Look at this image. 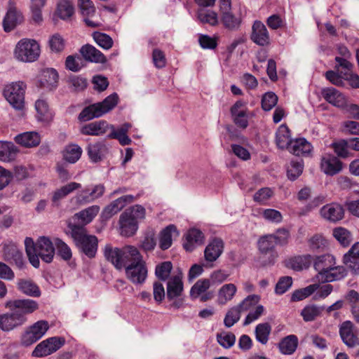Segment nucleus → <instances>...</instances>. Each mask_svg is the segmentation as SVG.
<instances>
[{"instance_id": "f257e3e1", "label": "nucleus", "mask_w": 359, "mask_h": 359, "mask_svg": "<svg viewBox=\"0 0 359 359\" xmlns=\"http://www.w3.org/2000/svg\"><path fill=\"white\" fill-rule=\"evenodd\" d=\"M25 245L29 262L34 267L39 266V257L47 263L52 262L55 255V248L48 237L41 236L36 243L32 238L27 237L25 240Z\"/></svg>"}, {"instance_id": "f03ea898", "label": "nucleus", "mask_w": 359, "mask_h": 359, "mask_svg": "<svg viewBox=\"0 0 359 359\" xmlns=\"http://www.w3.org/2000/svg\"><path fill=\"white\" fill-rule=\"evenodd\" d=\"M69 227L71 230V236L79 250L89 258L94 257L98 245L97 237L88 234L83 226L69 225Z\"/></svg>"}, {"instance_id": "7ed1b4c3", "label": "nucleus", "mask_w": 359, "mask_h": 359, "mask_svg": "<svg viewBox=\"0 0 359 359\" xmlns=\"http://www.w3.org/2000/svg\"><path fill=\"white\" fill-rule=\"evenodd\" d=\"M118 96L114 93L107 96L102 102H97L85 107L79 115L81 121H87L98 118L109 112L118 104Z\"/></svg>"}, {"instance_id": "20e7f679", "label": "nucleus", "mask_w": 359, "mask_h": 359, "mask_svg": "<svg viewBox=\"0 0 359 359\" xmlns=\"http://www.w3.org/2000/svg\"><path fill=\"white\" fill-rule=\"evenodd\" d=\"M14 57L23 62H32L40 55V46L36 41L32 39H22L15 45Z\"/></svg>"}, {"instance_id": "39448f33", "label": "nucleus", "mask_w": 359, "mask_h": 359, "mask_svg": "<svg viewBox=\"0 0 359 359\" xmlns=\"http://www.w3.org/2000/svg\"><path fill=\"white\" fill-rule=\"evenodd\" d=\"M26 88V84L22 81L11 82L4 88V98L16 110H22L25 107Z\"/></svg>"}, {"instance_id": "423d86ee", "label": "nucleus", "mask_w": 359, "mask_h": 359, "mask_svg": "<svg viewBox=\"0 0 359 359\" xmlns=\"http://www.w3.org/2000/svg\"><path fill=\"white\" fill-rule=\"evenodd\" d=\"M49 329L48 323L46 320H39L28 327L21 337V344L29 346L41 339Z\"/></svg>"}, {"instance_id": "0eeeda50", "label": "nucleus", "mask_w": 359, "mask_h": 359, "mask_svg": "<svg viewBox=\"0 0 359 359\" xmlns=\"http://www.w3.org/2000/svg\"><path fill=\"white\" fill-rule=\"evenodd\" d=\"M65 340L62 337H53L45 339L36 345L32 352L34 357H44L57 351L64 344Z\"/></svg>"}, {"instance_id": "6e6552de", "label": "nucleus", "mask_w": 359, "mask_h": 359, "mask_svg": "<svg viewBox=\"0 0 359 359\" xmlns=\"http://www.w3.org/2000/svg\"><path fill=\"white\" fill-rule=\"evenodd\" d=\"M125 270L126 277L134 284H142L147 278V269L143 258L128 264Z\"/></svg>"}, {"instance_id": "1a4fd4ad", "label": "nucleus", "mask_w": 359, "mask_h": 359, "mask_svg": "<svg viewBox=\"0 0 359 359\" xmlns=\"http://www.w3.org/2000/svg\"><path fill=\"white\" fill-rule=\"evenodd\" d=\"M6 307L26 318V315L32 313L39 309V304L33 299H22L7 302Z\"/></svg>"}, {"instance_id": "9d476101", "label": "nucleus", "mask_w": 359, "mask_h": 359, "mask_svg": "<svg viewBox=\"0 0 359 359\" xmlns=\"http://www.w3.org/2000/svg\"><path fill=\"white\" fill-rule=\"evenodd\" d=\"M233 123L240 128L245 129L248 126L249 111L246 103L238 100L231 108Z\"/></svg>"}, {"instance_id": "9b49d317", "label": "nucleus", "mask_w": 359, "mask_h": 359, "mask_svg": "<svg viewBox=\"0 0 359 359\" xmlns=\"http://www.w3.org/2000/svg\"><path fill=\"white\" fill-rule=\"evenodd\" d=\"M339 334L343 342L348 347L359 345V329L354 330L353 324L349 320L344 322L339 327Z\"/></svg>"}, {"instance_id": "f8f14e48", "label": "nucleus", "mask_w": 359, "mask_h": 359, "mask_svg": "<svg viewBox=\"0 0 359 359\" xmlns=\"http://www.w3.org/2000/svg\"><path fill=\"white\" fill-rule=\"evenodd\" d=\"M320 216L332 223L341 220L344 217V209L336 203H332L323 206L320 210Z\"/></svg>"}, {"instance_id": "ddd939ff", "label": "nucleus", "mask_w": 359, "mask_h": 359, "mask_svg": "<svg viewBox=\"0 0 359 359\" xmlns=\"http://www.w3.org/2000/svg\"><path fill=\"white\" fill-rule=\"evenodd\" d=\"M251 40L258 46H266L271 43L266 26L261 21H255L252 27Z\"/></svg>"}, {"instance_id": "4468645a", "label": "nucleus", "mask_w": 359, "mask_h": 359, "mask_svg": "<svg viewBox=\"0 0 359 359\" xmlns=\"http://www.w3.org/2000/svg\"><path fill=\"white\" fill-rule=\"evenodd\" d=\"M343 168L342 162L330 154H325L320 161L321 170L327 175H334L339 173Z\"/></svg>"}, {"instance_id": "2eb2a0df", "label": "nucleus", "mask_w": 359, "mask_h": 359, "mask_svg": "<svg viewBox=\"0 0 359 359\" xmlns=\"http://www.w3.org/2000/svg\"><path fill=\"white\" fill-rule=\"evenodd\" d=\"M312 262H313L314 269L318 271L316 278L319 281L330 269L336 265L335 258L330 254L317 256Z\"/></svg>"}, {"instance_id": "dca6fc26", "label": "nucleus", "mask_w": 359, "mask_h": 359, "mask_svg": "<svg viewBox=\"0 0 359 359\" xmlns=\"http://www.w3.org/2000/svg\"><path fill=\"white\" fill-rule=\"evenodd\" d=\"M27 321V318H23L20 314L15 311L11 313L0 315V329L4 331H10L15 327L22 325Z\"/></svg>"}, {"instance_id": "f3484780", "label": "nucleus", "mask_w": 359, "mask_h": 359, "mask_svg": "<svg viewBox=\"0 0 359 359\" xmlns=\"http://www.w3.org/2000/svg\"><path fill=\"white\" fill-rule=\"evenodd\" d=\"M86 149L90 160L93 163L101 161L109 151L107 145L102 141L89 144Z\"/></svg>"}, {"instance_id": "a211bd4d", "label": "nucleus", "mask_w": 359, "mask_h": 359, "mask_svg": "<svg viewBox=\"0 0 359 359\" xmlns=\"http://www.w3.org/2000/svg\"><path fill=\"white\" fill-rule=\"evenodd\" d=\"M343 263L354 273H359V242L354 243L344 255Z\"/></svg>"}, {"instance_id": "6ab92c4d", "label": "nucleus", "mask_w": 359, "mask_h": 359, "mask_svg": "<svg viewBox=\"0 0 359 359\" xmlns=\"http://www.w3.org/2000/svg\"><path fill=\"white\" fill-rule=\"evenodd\" d=\"M224 243L219 238L213 239L205 248L204 257L206 262H215L222 254Z\"/></svg>"}, {"instance_id": "aec40b11", "label": "nucleus", "mask_w": 359, "mask_h": 359, "mask_svg": "<svg viewBox=\"0 0 359 359\" xmlns=\"http://www.w3.org/2000/svg\"><path fill=\"white\" fill-rule=\"evenodd\" d=\"M321 94L323 98L331 104L339 108L345 107L346 99L338 90L334 88H326L322 90Z\"/></svg>"}, {"instance_id": "412c9836", "label": "nucleus", "mask_w": 359, "mask_h": 359, "mask_svg": "<svg viewBox=\"0 0 359 359\" xmlns=\"http://www.w3.org/2000/svg\"><path fill=\"white\" fill-rule=\"evenodd\" d=\"M15 142L25 148L36 147L41 142L40 135L34 131L25 132L14 137Z\"/></svg>"}, {"instance_id": "4be33fe9", "label": "nucleus", "mask_w": 359, "mask_h": 359, "mask_svg": "<svg viewBox=\"0 0 359 359\" xmlns=\"http://www.w3.org/2000/svg\"><path fill=\"white\" fill-rule=\"evenodd\" d=\"M39 83L41 87L53 90L56 88L58 83L57 72L52 68L43 69L39 75Z\"/></svg>"}, {"instance_id": "5701e85b", "label": "nucleus", "mask_w": 359, "mask_h": 359, "mask_svg": "<svg viewBox=\"0 0 359 359\" xmlns=\"http://www.w3.org/2000/svg\"><path fill=\"white\" fill-rule=\"evenodd\" d=\"M257 245L259 251L262 254H269L273 260L278 257V255L276 251V246L277 245L271 234H267L260 237L258 240Z\"/></svg>"}, {"instance_id": "b1692460", "label": "nucleus", "mask_w": 359, "mask_h": 359, "mask_svg": "<svg viewBox=\"0 0 359 359\" xmlns=\"http://www.w3.org/2000/svg\"><path fill=\"white\" fill-rule=\"evenodd\" d=\"M81 187L80 183L71 182L57 189L53 192L51 201L54 205L58 206L61 200L65 198L69 194Z\"/></svg>"}, {"instance_id": "393cba45", "label": "nucleus", "mask_w": 359, "mask_h": 359, "mask_svg": "<svg viewBox=\"0 0 359 359\" xmlns=\"http://www.w3.org/2000/svg\"><path fill=\"white\" fill-rule=\"evenodd\" d=\"M80 53L88 62L102 64L107 62L105 56L95 47L90 44L83 46L80 49Z\"/></svg>"}, {"instance_id": "a878e982", "label": "nucleus", "mask_w": 359, "mask_h": 359, "mask_svg": "<svg viewBox=\"0 0 359 359\" xmlns=\"http://www.w3.org/2000/svg\"><path fill=\"white\" fill-rule=\"evenodd\" d=\"M18 153V148L13 142L0 141V162L11 163L13 161Z\"/></svg>"}, {"instance_id": "bb28decb", "label": "nucleus", "mask_w": 359, "mask_h": 359, "mask_svg": "<svg viewBox=\"0 0 359 359\" xmlns=\"http://www.w3.org/2000/svg\"><path fill=\"white\" fill-rule=\"evenodd\" d=\"M121 233L126 236L133 235L137 229V222L128 212H123L119 219Z\"/></svg>"}, {"instance_id": "cd10ccee", "label": "nucleus", "mask_w": 359, "mask_h": 359, "mask_svg": "<svg viewBox=\"0 0 359 359\" xmlns=\"http://www.w3.org/2000/svg\"><path fill=\"white\" fill-rule=\"evenodd\" d=\"M142 258L139 250L134 246L126 245L121 248V269L126 268L128 264H133Z\"/></svg>"}, {"instance_id": "c85d7f7f", "label": "nucleus", "mask_w": 359, "mask_h": 359, "mask_svg": "<svg viewBox=\"0 0 359 359\" xmlns=\"http://www.w3.org/2000/svg\"><path fill=\"white\" fill-rule=\"evenodd\" d=\"M183 292V283L180 276H172L167 283V298L170 300L180 297Z\"/></svg>"}, {"instance_id": "c756f323", "label": "nucleus", "mask_w": 359, "mask_h": 359, "mask_svg": "<svg viewBox=\"0 0 359 359\" xmlns=\"http://www.w3.org/2000/svg\"><path fill=\"white\" fill-rule=\"evenodd\" d=\"M108 123L105 121H97L83 126L81 132L86 135H101L104 134L109 129Z\"/></svg>"}, {"instance_id": "7c9ffc66", "label": "nucleus", "mask_w": 359, "mask_h": 359, "mask_svg": "<svg viewBox=\"0 0 359 359\" xmlns=\"http://www.w3.org/2000/svg\"><path fill=\"white\" fill-rule=\"evenodd\" d=\"M131 125L127 123L123 124L117 129H115L113 125H109V129H111V131L108 137L109 138L118 140L121 145H128L130 144L131 140L127 135V133Z\"/></svg>"}, {"instance_id": "2f4dec72", "label": "nucleus", "mask_w": 359, "mask_h": 359, "mask_svg": "<svg viewBox=\"0 0 359 359\" xmlns=\"http://www.w3.org/2000/svg\"><path fill=\"white\" fill-rule=\"evenodd\" d=\"M204 236L203 233L196 229H191L186 236V243H184V248L187 251L191 252L197 246L203 243Z\"/></svg>"}, {"instance_id": "473e14b6", "label": "nucleus", "mask_w": 359, "mask_h": 359, "mask_svg": "<svg viewBox=\"0 0 359 359\" xmlns=\"http://www.w3.org/2000/svg\"><path fill=\"white\" fill-rule=\"evenodd\" d=\"M237 291V287L233 283L223 285L217 292V304L224 305L233 299Z\"/></svg>"}, {"instance_id": "72a5a7b5", "label": "nucleus", "mask_w": 359, "mask_h": 359, "mask_svg": "<svg viewBox=\"0 0 359 359\" xmlns=\"http://www.w3.org/2000/svg\"><path fill=\"white\" fill-rule=\"evenodd\" d=\"M221 22L223 26L230 30H238L242 23V17L241 15H234L231 11L221 13Z\"/></svg>"}, {"instance_id": "f704fd0d", "label": "nucleus", "mask_w": 359, "mask_h": 359, "mask_svg": "<svg viewBox=\"0 0 359 359\" xmlns=\"http://www.w3.org/2000/svg\"><path fill=\"white\" fill-rule=\"evenodd\" d=\"M288 150L295 156L306 155L311 151L312 146L304 138H299L290 142Z\"/></svg>"}, {"instance_id": "c9c22d12", "label": "nucleus", "mask_w": 359, "mask_h": 359, "mask_svg": "<svg viewBox=\"0 0 359 359\" xmlns=\"http://www.w3.org/2000/svg\"><path fill=\"white\" fill-rule=\"evenodd\" d=\"M36 118L39 121L48 123L53 119V114L45 100L39 99L35 102Z\"/></svg>"}, {"instance_id": "e433bc0d", "label": "nucleus", "mask_w": 359, "mask_h": 359, "mask_svg": "<svg viewBox=\"0 0 359 359\" xmlns=\"http://www.w3.org/2000/svg\"><path fill=\"white\" fill-rule=\"evenodd\" d=\"M18 289L23 294L33 297L41 296L39 286L31 280L20 279L17 283Z\"/></svg>"}, {"instance_id": "4c0bfd02", "label": "nucleus", "mask_w": 359, "mask_h": 359, "mask_svg": "<svg viewBox=\"0 0 359 359\" xmlns=\"http://www.w3.org/2000/svg\"><path fill=\"white\" fill-rule=\"evenodd\" d=\"M178 232L174 225H169L162 230L160 234L159 246L162 250L168 249L172 242V237L177 236Z\"/></svg>"}, {"instance_id": "58836bf2", "label": "nucleus", "mask_w": 359, "mask_h": 359, "mask_svg": "<svg viewBox=\"0 0 359 359\" xmlns=\"http://www.w3.org/2000/svg\"><path fill=\"white\" fill-rule=\"evenodd\" d=\"M292 142L290 139V130L285 124L281 125L278 128L276 133V143L278 148L288 149L290 142Z\"/></svg>"}, {"instance_id": "ea45409f", "label": "nucleus", "mask_w": 359, "mask_h": 359, "mask_svg": "<svg viewBox=\"0 0 359 359\" xmlns=\"http://www.w3.org/2000/svg\"><path fill=\"white\" fill-rule=\"evenodd\" d=\"M4 257L6 261L14 262L18 266L22 264V254L14 244L4 246Z\"/></svg>"}, {"instance_id": "a19ab883", "label": "nucleus", "mask_w": 359, "mask_h": 359, "mask_svg": "<svg viewBox=\"0 0 359 359\" xmlns=\"http://www.w3.org/2000/svg\"><path fill=\"white\" fill-rule=\"evenodd\" d=\"M22 20V17L20 13L15 9H10L4 19L3 26L4 30L7 32H11Z\"/></svg>"}, {"instance_id": "79ce46f5", "label": "nucleus", "mask_w": 359, "mask_h": 359, "mask_svg": "<svg viewBox=\"0 0 359 359\" xmlns=\"http://www.w3.org/2000/svg\"><path fill=\"white\" fill-rule=\"evenodd\" d=\"M347 275L346 269L342 266H336L335 265L330 269L325 276L320 280L323 283L333 282L339 280L346 277Z\"/></svg>"}, {"instance_id": "37998d69", "label": "nucleus", "mask_w": 359, "mask_h": 359, "mask_svg": "<svg viewBox=\"0 0 359 359\" xmlns=\"http://www.w3.org/2000/svg\"><path fill=\"white\" fill-rule=\"evenodd\" d=\"M313 262L310 255L297 256L288 260L287 266L295 270L301 271L307 269Z\"/></svg>"}, {"instance_id": "c03bdc74", "label": "nucleus", "mask_w": 359, "mask_h": 359, "mask_svg": "<svg viewBox=\"0 0 359 359\" xmlns=\"http://www.w3.org/2000/svg\"><path fill=\"white\" fill-rule=\"evenodd\" d=\"M121 248H113L111 245H106L104 247V257L117 269H121Z\"/></svg>"}, {"instance_id": "a18cd8bd", "label": "nucleus", "mask_w": 359, "mask_h": 359, "mask_svg": "<svg viewBox=\"0 0 359 359\" xmlns=\"http://www.w3.org/2000/svg\"><path fill=\"white\" fill-rule=\"evenodd\" d=\"M82 149L76 144H70L65 147L63 151L64 159L70 163H74L81 158Z\"/></svg>"}, {"instance_id": "49530a36", "label": "nucleus", "mask_w": 359, "mask_h": 359, "mask_svg": "<svg viewBox=\"0 0 359 359\" xmlns=\"http://www.w3.org/2000/svg\"><path fill=\"white\" fill-rule=\"evenodd\" d=\"M324 309V306L314 304L308 305L302 310L301 316L306 322L313 321L316 318L321 316Z\"/></svg>"}, {"instance_id": "de8ad7c7", "label": "nucleus", "mask_w": 359, "mask_h": 359, "mask_svg": "<svg viewBox=\"0 0 359 359\" xmlns=\"http://www.w3.org/2000/svg\"><path fill=\"white\" fill-rule=\"evenodd\" d=\"M297 344V337L295 335H289L279 343V349L282 353L290 355L295 351Z\"/></svg>"}, {"instance_id": "09e8293b", "label": "nucleus", "mask_w": 359, "mask_h": 359, "mask_svg": "<svg viewBox=\"0 0 359 359\" xmlns=\"http://www.w3.org/2000/svg\"><path fill=\"white\" fill-rule=\"evenodd\" d=\"M334 238L343 247H348L353 241L351 233L344 227H336L332 231Z\"/></svg>"}, {"instance_id": "8fccbe9b", "label": "nucleus", "mask_w": 359, "mask_h": 359, "mask_svg": "<svg viewBox=\"0 0 359 359\" xmlns=\"http://www.w3.org/2000/svg\"><path fill=\"white\" fill-rule=\"evenodd\" d=\"M197 18L201 23H206L211 26H215L218 23L217 14L210 10H206L203 8L198 9Z\"/></svg>"}, {"instance_id": "3c124183", "label": "nucleus", "mask_w": 359, "mask_h": 359, "mask_svg": "<svg viewBox=\"0 0 359 359\" xmlns=\"http://www.w3.org/2000/svg\"><path fill=\"white\" fill-rule=\"evenodd\" d=\"M210 280L208 278H202L197 280L191 287L190 290V296L192 299H197L201 294L208 291L210 287Z\"/></svg>"}, {"instance_id": "603ef678", "label": "nucleus", "mask_w": 359, "mask_h": 359, "mask_svg": "<svg viewBox=\"0 0 359 359\" xmlns=\"http://www.w3.org/2000/svg\"><path fill=\"white\" fill-rule=\"evenodd\" d=\"M318 284L315 283L312 285H309V286L301 288L299 290H296L293 292L291 296V301L292 302H299L302 301L306 297H309L312 294L315 292V291L318 289Z\"/></svg>"}, {"instance_id": "864d4df0", "label": "nucleus", "mask_w": 359, "mask_h": 359, "mask_svg": "<svg viewBox=\"0 0 359 359\" xmlns=\"http://www.w3.org/2000/svg\"><path fill=\"white\" fill-rule=\"evenodd\" d=\"M271 327L268 323L258 324L255 327L256 339L262 344H266L269 340Z\"/></svg>"}, {"instance_id": "5fc2aeb1", "label": "nucleus", "mask_w": 359, "mask_h": 359, "mask_svg": "<svg viewBox=\"0 0 359 359\" xmlns=\"http://www.w3.org/2000/svg\"><path fill=\"white\" fill-rule=\"evenodd\" d=\"M100 211V207L92 205L75 215L85 224L90 223Z\"/></svg>"}, {"instance_id": "6e6d98bb", "label": "nucleus", "mask_w": 359, "mask_h": 359, "mask_svg": "<svg viewBox=\"0 0 359 359\" xmlns=\"http://www.w3.org/2000/svg\"><path fill=\"white\" fill-rule=\"evenodd\" d=\"M241 311L237 306L230 308L224 317V324L229 328L236 324L241 318Z\"/></svg>"}, {"instance_id": "4d7b16f0", "label": "nucleus", "mask_w": 359, "mask_h": 359, "mask_svg": "<svg viewBox=\"0 0 359 359\" xmlns=\"http://www.w3.org/2000/svg\"><path fill=\"white\" fill-rule=\"evenodd\" d=\"M57 11L61 19L67 20L73 15L74 7L70 1L67 0H60L57 4Z\"/></svg>"}, {"instance_id": "13d9d810", "label": "nucleus", "mask_w": 359, "mask_h": 359, "mask_svg": "<svg viewBox=\"0 0 359 359\" xmlns=\"http://www.w3.org/2000/svg\"><path fill=\"white\" fill-rule=\"evenodd\" d=\"M172 264L170 262H163L156 266L155 274L158 279L165 281L170 275Z\"/></svg>"}, {"instance_id": "bf43d9fd", "label": "nucleus", "mask_w": 359, "mask_h": 359, "mask_svg": "<svg viewBox=\"0 0 359 359\" xmlns=\"http://www.w3.org/2000/svg\"><path fill=\"white\" fill-rule=\"evenodd\" d=\"M217 341L224 348H230L236 342V336L231 332H223L217 334Z\"/></svg>"}, {"instance_id": "052dcab7", "label": "nucleus", "mask_w": 359, "mask_h": 359, "mask_svg": "<svg viewBox=\"0 0 359 359\" xmlns=\"http://www.w3.org/2000/svg\"><path fill=\"white\" fill-rule=\"evenodd\" d=\"M271 235L276 245L280 246L287 245L290 237V231L285 228H280Z\"/></svg>"}, {"instance_id": "680f3d73", "label": "nucleus", "mask_w": 359, "mask_h": 359, "mask_svg": "<svg viewBox=\"0 0 359 359\" xmlns=\"http://www.w3.org/2000/svg\"><path fill=\"white\" fill-rule=\"evenodd\" d=\"M93 39L98 46L101 48L109 50L113 46L112 39L107 34L101 32H95Z\"/></svg>"}, {"instance_id": "e2e57ef3", "label": "nucleus", "mask_w": 359, "mask_h": 359, "mask_svg": "<svg viewBox=\"0 0 359 359\" xmlns=\"http://www.w3.org/2000/svg\"><path fill=\"white\" fill-rule=\"evenodd\" d=\"M303 167L302 161H292L287 170L288 178L290 180H295L302 173Z\"/></svg>"}, {"instance_id": "0e129e2a", "label": "nucleus", "mask_w": 359, "mask_h": 359, "mask_svg": "<svg viewBox=\"0 0 359 359\" xmlns=\"http://www.w3.org/2000/svg\"><path fill=\"white\" fill-rule=\"evenodd\" d=\"M78 6L83 17H93L95 8L91 0H78Z\"/></svg>"}, {"instance_id": "69168bd1", "label": "nucleus", "mask_w": 359, "mask_h": 359, "mask_svg": "<svg viewBox=\"0 0 359 359\" xmlns=\"http://www.w3.org/2000/svg\"><path fill=\"white\" fill-rule=\"evenodd\" d=\"M49 46L53 52L59 53L63 50L65 41L59 34H53L49 39Z\"/></svg>"}, {"instance_id": "338daca9", "label": "nucleus", "mask_w": 359, "mask_h": 359, "mask_svg": "<svg viewBox=\"0 0 359 359\" xmlns=\"http://www.w3.org/2000/svg\"><path fill=\"white\" fill-rule=\"evenodd\" d=\"M259 299L260 298L258 295H249L236 306L240 309L241 313L245 312L255 306L259 302Z\"/></svg>"}, {"instance_id": "774afa93", "label": "nucleus", "mask_w": 359, "mask_h": 359, "mask_svg": "<svg viewBox=\"0 0 359 359\" xmlns=\"http://www.w3.org/2000/svg\"><path fill=\"white\" fill-rule=\"evenodd\" d=\"M278 102L277 95L272 93L268 92L265 93L262 99V107L264 111H270L276 106Z\"/></svg>"}]
</instances>
